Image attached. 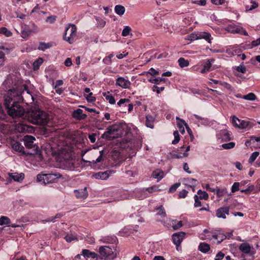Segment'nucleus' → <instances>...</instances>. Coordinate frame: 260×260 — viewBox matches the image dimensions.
Returning a JSON list of instances; mask_svg holds the SVG:
<instances>
[{"label":"nucleus","instance_id":"nucleus-31","mask_svg":"<svg viewBox=\"0 0 260 260\" xmlns=\"http://www.w3.org/2000/svg\"><path fill=\"white\" fill-rule=\"evenodd\" d=\"M210 249V245L206 243H201L199 246V250L203 253H207Z\"/></svg>","mask_w":260,"mask_h":260},{"label":"nucleus","instance_id":"nucleus-18","mask_svg":"<svg viewBox=\"0 0 260 260\" xmlns=\"http://www.w3.org/2000/svg\"><path fill=\"white\" fill-rule=\"evenodd\" d=\"M185 236V233L183 232L176 233L172 235L173 242L176 247L180 246Z\"/></svg>","mask_w":260,"mask_h":260},{"label":"nucleus","instance_id":"nucleus-2","mask_svg":"<svg viewBox=\"0 0 260 260\" xmlns=\"http://www.w3.org/2000/svg\"><path fill=\"white\" fill-rule=\"evenodd\" d=\"M28 120L34 124L46 125L51 120V116L46 112L39 109H33L27 114Z\"/></svg>","mask_w":260,"mask_h":260},{"label":"nucleus","instance_id":"nucleus-16","mask_svg":"<svg viewBox=\"0 0 260 260\" xmlns=\"http://www.w3.org/2000/svg\"><path fill=\"white\" fill-rule=\"evenodd\" d=\"M114 173L113 170H107L105 172H100L92 175V177L96 179L103 180H107L112 174Z\"/></svg>","mask_w":260,"mask_h":260},{"label":"nucleus","instance_id":"nucleus-61","mask_svg":"<svg viewBox=\"0 0 260 260\" xmlns=\"http://www.w3.org/2000/svg\"><path fill=\"white\" fill-rule=\"evenodd\" d=\"M103 152H104L103 150H102V151H100V156L96 159V160H92V162L93 164H96V163H98V162H100L102 161L103 160Z\"/></svg>","mask_w":260,"mask_h":260},{"label":"nucleus","instance_id":"nucleus-11","mask_svg":"<svg viewBox=\"0 0 260 260\" xmlns=\"http://www.w3.org/2000/svg\"><path fill=\"white\" fill-rule=\"evenodd\" d=\"M226 30L232 34H238L245 36H248V33L243 27L239 25L230 24L226 27Z\"/></svg>","mask_w":260,"mask_h":260},{"label":"nucleus","instance_id":"nucleus-24","mask_svg":"<svg viewBox=\"0 0 260 260\" xmlns=\"http://www.w3.org/2000/svg\"><path fill=\"white\" fill-rule=\"evenodd\" d=\"M176 120H177V127L180 133L183 134L185 132L184 126H185L186 129H187L188 128V125L184 120L178 117H176Z\"/></svg>","mask_w":260,"mask_h":260},{"label":"nucleus","instance_id":"nucleus-60","mask_svg":"<svg viewBox=\"0 0 260 260\" xmlns=\"http://www.w3.org/2000/svg\"><path fill=\"white\" fill-rule=\"evenodd\" d=\"M164 80L163 79L161 78H150L148 80V81L152 83L159 84L160 82Z\"/></svg>","mask_w":260,"mask_h":260},{"label":"nucleus","instance_id":"nucleus-33","mask_svg":"<svg viewBox=\"0 0 260 260\" xmlns=\"http://www.w3.org/2000/svg\"><path fill=\"white\" fill-rule=\"evenodd\" d=\"M125 11V8L122 5H118L115 7V12L119 16H122L123 15Z\"/></svg>","mask_w":260,"mask_h":260},{"label":"nucleus","instance_id":"nucleus-47","mask_svg":"<svg viewBox=\"0 0 260 260\" xmlns=\"http://www.w3.org/2000/svg\"><path fill=\"white\" fill-rule=\"evenodd\" d=\"M130 100L128 99H121L117 103V105L120 107L126 106V103H129Z\"/></svg>","mask_w":260,"mask_h":260},{"label":"nucleus","instance_id":"nucleus-37","mask_svg":"<svg viewBox=\"0 0 260 260\" xmlns=\"http://www.w3.org/2000/svg\"><path fill=\"white\" fill-rule=\"evenodd\" d=\"M43 59L41 57L37 59L33 63V69L34 70H37L40 66L43 63Z\"/></svg>","mask_w":260,"mask_h":260},{"label":"nucleus","instance_id":"nucleus-4","mask_svg":"<svg viewBox=\"0 0 260 260\" xmlns=\"http://www.w3.org/2000/svg\"><path fill=\"white\" fill-rule=\"evenodd\" d=\"M116 249L114 246H101L99 248L100 260H113L116 256Z\"/></svg>","mask_w":260,"mask_h":260},{"label":"nucleus","instance_id":"nucleus-1","mask_svg":"<svg viewBox=\"0 0 260 260\" xmlns=\"http://www.w3.org/2000/svg\"><path fill=\"white\" fill-rule=\"evenodd\" d=\"M24 90L29 92L26 86H19L9 90L4 97V105L8 115L13 118L21 117L24 114V109L19 103L23 101L22 94Z\"/></svg>","mask_w":260,"mask_h":260},{"label":"nucleus","instance_id":"nucleus-41","mask_svg":"<svg viewBox=\"0 0 260 260\" xmlns=\"http://www.w3.org/2000/svg\"><path fill=\"white\" fill-rule=\"evenodd\" d=\"M242 99L248 101H253L256 100V96L253 93L251 92L244 95Z\"/></svg>","mask_w":260,"mask_h":260},{"label":"nucleus","instance_id":"nucleus-29","mask_svg":"<svg viewBox=\"0 0 260 260\" xmlns=\"http://www.w3.org/2000/svg\"><path fill=\"white\" fill-rule=\"evenodd\" d=\"M103 95L105 97V99L109 102V103L110 104L113 105L115 104L116 101L114 99V98L111 94L110 93L109 91L103 92Z\"/></svg>","mask_w":260,"mask_h":260},{"label":"nucleus","instance_id":"nucleus-53","mask_svg":"<svg viewBox=\"0 0 260 260\" xmlns=\"http://www.w3.org/2000/svg\"><path fill=\"white\" fill-rule=\"evenodd\" d=\"M62 216V214L58 213L54 217H50L46 220H43L44 222H54L56 218H60Z\"/></svg>","mask_w":260,"mask_h":260},{"label":"nucleus","instance_id":"nucleus-46","mask_svg":"<svg viewBox=\"0 0 260 260\" xmlns=\"http://www.w3.org/2000/svg\"><path fill=\"white\" fill-rule=\"evenodd\" d=\"M215 192H216L217 197H221L224 196L227 191L225 189L217 188Z\"/></svg>","mask_w":260,"mask_h":260},{"label":"nucleus","instance_id":"nucleus-28","mask_svg":"<svg viewBox=\"0 0 260 260\" xmlns=\"http://www.w3.org/2000/svg\"><path fill=\"white\" fill-rule=\"evenodd\" d=\"M154 118L150 115L146 116V125L149 128H153L154 127Z\"/></svg>","mask_w":260,"mask_h":260},{"label":"nucleus","instance_id":"nucleus-39","mask_svg":"<svg viewBox=\"0 0 260 260\" xmlns=\"http://www.w3.org/2000/svg\"><path fill=\"white\" fill-rule=\"evenodd\" d=\"M10 223V219L7 216H3L0 217V225L6 224L9 226Z\"/></svg>","mask_w":260,"mask_h":260},{"label":"nucleus","instance_id":"nucleus-63","mask_svg":"<svg viewBox=\"0 0 260 260\" xmlns=\"http://www.w3.org/2000/svg\"><path fill=\"white\" fill-rule=\"evenodd\" d=\"M258 45H260V37L256 40L253 41L250 44V47L251 48H253Z\"/></svg>","mask_w":260,"mask_h":260},{"label":"nucleus","instance_id":"nucleus-32","mask_svg":"<svg viewBox=\"0 0 260 260\" xmlns=\"http://www.w3.org/2000/svg\"><path fill=\"white\" fill-rule=\"evenodd\" d=\"M250 142L252 144V147L254 148H260V137H252Z\"/></svg>","mask_w":260,"mask_h":260},{"label":"nucleus","instance_id":"nucleus-55","mask_svg":"<svg viewBox=\"0 0 260 260\" xmlns=\"http://www.w3.org/2000/svg\"><path fill=\"white\" fill-rule=\"evenodd\" d=\"M65 240L68 242H71L72 241H74L75 240H77V238L76 236H74L73 235H67L64 237Z\"/></svg>","mask_w":260,"mask_h":260},{"label":"nucleus","instance_id":"nucleus-56","mask_svg":"<svg viewBox=\"0 0 260 260\" xmlns=\"http://www.w3.org/2000/svg\"><path fill=\"white\" fill-rule=\"evenodd\" d=\"M113 56H114L113 54H110L107 57H105L103 59V61L105 63H106L108 64H111L112 63L111 59Z\"/></svg>","mask_w":260,"mask_h":260},{"label":"nucleus","instance_id":"nucleus-25","mask_svg":"<svg viewBox=\"0 0 260 260\" xmlns=\"http://www.w3.org/2000/svg\"><path fill=\"white\" fill-rule=\"evenodd\" d=\"M214 61L213 59H210L206 61L203 66V68L201 70V73L202 74L206 73L213 69L212 68V63Z\"/></svg>","mask_w":260,"mask_h":260},{"label":"nucleus","instance_id":"nucleus-13","mask_svg":"<svg viewBox=\"0 0 260 260\" xmlns=\"http://www.w3.org/2000/svg\"><path fill=\"white\" fill-rule=\"evenodd\" d=\"M11 145L14 150L20 152L23 154L33 155H35V154L37 153V150L36 151V150H34V152H26L24 151V148L23 146L18 142L12 141L11 143Z\"/></svg>","mask_w":260,"mask_h":260},{"label":"nucleus","instance_id":"nucleus-6","mask_svg":"<svg viewBox=\"0 0 260 260\" xmlns=\"http://www.w3.org/2000/svg\"><path fill=\"white\" fill-rule=\"evenodd\" d=\"M40 31L39 28L34 23H30L22 27L21 36L23 39H27L32 34H37Z\"/></svg>","mask_w":260,"mask_h":260},{"label":"nucleus","instance_id":"nucleus-17","mask_svg":"<svg viewBox=\"0 0 260 260\" xmlns=\"http://www.w3.org/2000/svg\"><path fill=\"white\" fill-rule=\"evenodd\" d=\"M115 85L122 88H129L131 85V82L128 79L124 77H119L116 79Z\"/></svg>","mask_w":260,"mask_h":260},{"label":"nucleus","instance_id":"nucleus-52","mask_svg":"<svg viewBox=\"0 0 260 260\" xmlns=\"http://www.w3.org/2000/svg\"><path fill=\"white\" fill-rule=\"evenodd\" d=\"M65 165H66V166H65L64 168L67 169V170H73L74 169V164L70 160L66 161Z\"/></svg>","mask_w":260,"mask_h":260},{"label":"nucleus","instance_id":"nucleus-51","mask_svg":"<svg viewBox=\"0 0 260 260\" xmlns=\"http://www.w3.org/2000/svg\"><path fill=\"white\" fill-rule=\"evenodd\" d=\"M183 223L182 221H178L176 223V221L173 222L172 223V228L174 230H177L180 229L181 226H182Z\"/></svg>","mask_w":260,"mask_h":260},{"label":"nucleus","instance_id":"nucleus-45","mask_svg":"<svg viewBox=\"0 0 260 260\" xmlns=\"http://www.w3.org/2000/svg\"><path fill=\"white\" fill-rule=\"evenodd\" d=\"M173 135L174 136V139L172 141V144L175 145L177 144L180 141L179 134L177 131H175L173 133Z\"/></svg>","mask_w":260,"mask_h":260},{"label":"nucleus","instance_id":"nucleus-43","mask_svg":"<svg viewBox=\"0 0 260 260\" xmlns=\"http://www.w3.org/2000/svg\"><path fill=\"white\" fill-rule=\"evenodd\" d=\"M258 155L259 152L258 151H255L253 152L248 159L249 163L252 164L255 161Z\"/></svg>","mask_w":260,"mask_h":260},{"label":"nucleus","instance_id":"nucleus-36","mask_svg":"<svg viewBox=\"0 0 260 260\" xmlns=\"http://www.w3.org/2000/svg\"><path fill=\"white\" fill-rule=\"evenodd\" d=\"M178 62L181 68H184L189 66V61L183 57H180L178 60Z\"/></svg>","mask_w":260,"mask_h":260},{"label":"nucleus","instance_id":"nucleus-19","mask_svg":"<svg viewBox=\"0 0 260 260\" xmlns=\"http://www.w3.org/2000/svg\"><path fill=\"white\" fill-rule=\"evenodd\" d=\"M229 212L230 207L229 206H223L216 210V215L218 218L225 219L226 215L229 214Z\"/></svg>","mask_w":260,"mask_h":260},{"label":"nucleus","instance_id":"nucleus-23","mask_svg":"<svg viewBox=\"0 0 260 260\" xmlns=\"http://www.w3.org/2000/svg\"><path fill=\"white\" fill-rule=\"evenodd\" d=\"M73 117L78 120H81L84 119L87 115L83 113V110L81 109H77L76 110H74L72 113Z\"/></svg>","mask_w":260,"mask_h":260},{"label":"nucleus","instance_id":"nucleus-5","mask_svg":"<svg viewBox=\"0 0 260 260\" xmlns=\"http://www.w3.org/2000/svg\"><path fill=\"white\" fill-rule=\"evenodd\" d=\"M77 27L75 24L69 23L65 26L63 39L70 44L73 43L77 38Z\"/></svg>","mask_w":260,"mask_h":260},{"label":"nucleus","instance_id":"nucleus-62","mask_svg":"<svg viewBox=\"0 0 260 260\" xmlns=\"http://www.w3.org/2000/svg\"><path fill=\"white\" fill-rule=\"evenodd\" d=\"M87 100L89 102H93L95 101V98L92 96V92H90L85 95Z\"/></svg>","mask_w":260,"mask_h":260},{"label":"nucleus","instance_id":"nucleus-22","mask_svg":"<svg viewBox=\"0 0 260 260\" xmlns=\"http://www.w3.org/2000/svg\"><path fill=\"white\" fill-rule=\"evenodd\" d=\"M217 139L221 141H228L231 140L230 135L227 129L221 130L217 135Z\"/></svg>","mask_w":260,"mask_h":260},{"label":"nucleus","instance_id":"nucleus-34","mask_svg":"<svg viewBox=\"0 0 260 260\" xmlns=\"http://www.w3.org/2000/svg\"><path fill=\"white\" fill-rule=\"evenodd\" d=\"M258 7V4L255 1H250L249 4L245 6L246 11H249L256 8Z\"/></svg>","mask_w":260,"mask_h":260},{"label":"nucleus","instance_id":"nucleus-20","mask_svg":"<svg viewBox=\"0 0 260 260\" xmlns=\"http://www.w3.org/2000/svg\"><path fill=\"white\" fill-rule=\"evenodd\" d=\"M76 197L80 200H84L87 198L88 197V191L87 188L84 187V188L76 189L74 190Z\"/></svg>","mask_w":260,"mask_h":260},{"label":"nucleus","instance_id":"nucleus-7","mask_svg":"<svg viewBox=\"0 0 260 260\" xmlns=\"http://www.w3.org/2000/svg\"><path fill=\"white\" fill-rule=\"evenodd\" d=\"M61 177L59 173H49L45 174H38L37 180L38 182H42L46 184L53 183L55 180Z\"/></svg>","mask_w":260,"mask_h":260},{"label":"nucleus","instance_id":"nucleus-40","mask_svg":"<svg viewBox=\"0 0 260 260\" xmlns=\"http://www.w3.org/2000/svg\"><path fill=\"white\" fill-rule=\"evenodd\" d=\"M198 194L199 195V198L200 199H204L205 200H208L209 196L208 193L205 191H203L201 189L198 191Z\"/></svg>","mask_w":260,"mask_h":260},{"label":"nucleus","instance_id":"nucleus-10","mask_svg":"<svg viewBox=\"0 0 260 260\" xmlns=\"http://www.w3.org/2000/svg\"><path fill=\"white\" fill-rule=\"evenodd\" d=\"M35 140L36 139L35 137L31 136H25L23 139L25 147L28 149L33 148V149L30 152H34V150H37V153L35 154H37L40 152V150L39 147L34 144V141H35Z\"/></svg>","mask_w":260,"mask_h":260},{"label":"nucleus","instance_id":"nucleus-44","mask_svg":"<svg viewBox=\"0 0 260 260\" xmlns=\"http://www.w3.org/2000/svg\"><path fill=\"white\" fill-rule=\"evenodd\" d=\"M0 34L4 35L6 37H10L12 35V32L4 27L0 28Z\"/></svg>","mask_w":260,"mask_h":260},{"label":"nucleus","instance_id":"nucleus-9","mask_svg":"<svg viewBox=\"0 0 260 260\" xmlns=\"http://www.w3.org/2000/svg\"><path fill=\"white\" fill-rule=\"evenodd\" d=\"M232 123L235 127L239 129L250 128L254 125L250 121L241 120L235 116L232 117Z\"/></svg>","mask_w":260,"mask_h":260},{"label":"nucleus","instance_id":"nucleus-14","mask_svg":"<svg viewBox=\"0 0 260 260\" xmlns=\"http://www.w3.org/2000/svg\"><path fill=\"white\" fill-rule=\"evenodd\" d=\"M8 177L6 179V184H10L13 180L17 182H21L24 179V174L18 173H9L8 174Z\"/></svg>","mask_w":260,"mask_h":260},{"label":"nucleus","instance_id":"nucleus-12","mask_svg":"<svg viewBox=\"0 0 260 260\" xmlns=\"http://www.w3.org/2000/svg\"><path fill=\"white\" fill-rule=\"evenodd\" d=\"M190 119L199 126L200 125L207 126L210 125V121L208 118L202 117L197 114L190 116Z\"/></svg>","mask_w":260,"mask_h":260},{"label":"nucleus","instance_id":"nucleus-26","mask_svg":"<svg viewBox=\"0 0 260 260\" xmlns=\"http://www.w3.org/2000/svg\"><path fill=\"white\" fill-rule=\"evenodd\" d=\"M198 40L205 39L208 43H211V35L206 32H200L198 33Z\"/></svg>","mask_w":260,"mask_h":260},{"label":"nucleus","instance_id":"nucleus-57","mask_svg":"<svg viewBox=\"0 0 260 260\" xmlns=\"http://www.w3.org/2000/svg\"><path fill=\"white\" fill-rule=\"evenodd\" d=\"M239 186H240V183L239 182H235L232 186V188H231L232 192L234 193L236 191L239 190Z\"/></svg>","mask_w":260,"mask_h":260},{"label":"nucleus","instance_id":"nucleus-58","mask_svg":"<svg viewBox=\"0 0 260 260\" xmlns=\"http://www.w3.org/2000/svg\"><path fill=\"white\" fill-rule=\"evenodd\" d=\"M6 118V115L3 109L2 106L0 104V122L4 120Z\"/></svg>","mask_w":260,"mask_h":260},{"label":"nucleus","instance_id":"nucleus-42","mask_svg":"<svg viewBox=\"0 0 260 260\" xmlns=\"http://www.w3.org/2000/svg\"><path fill=\"white\" fill-rule=\"evenodd\" d=\"M96 21L97 22V27L100 28H103L106 25V21H105L103 19L100 18V17H96L95 18Z\"/></svg>","mask_w":260,"mask_h":260},{"label":"nucleus","instance_id":"nucleus-8","mask_svg":"<svg viewBox=\"0 0 260 260\" xmlns=\"http://www.w3.org/2000/svg\"><path fill=\"white\" fill-rule=\"evenodd\" d=\"M204 232L206 234L205 239L208 240H213L214 242L217 243H221L227 236L220 232H209L205 230Z\"/></svg>","mask_w":260,"mask_h":260},{"label":"nucleus","instance_id":"nucleus-30","mask_svg":"<svg viewBox=\"0 0 260 260\" xmlns=\"http://www.w3.org/2000/svg\"><path fill=\"white\" fill-rule=\"evenodd\" d=\"M251 248L252 247L248 243H242L239 246V249L245 253H249Z\"/></svg>","mask_w":260,"mask_h":260},{"label":"nucleus","instance_id":"nucleus-35","mask_svg":"<svg viewBox=\"0 0 260 260\" xmlns=\"http://www.w3.org/2000/svg\"><path fill=\"white\" fill-rule=\"evenodd\" d=\"M237 46H231L226 49V53L230 55H234L237 53Z\"/></svg>","mask_w":260,"mask_h":260},{"label":"nucleus","instance_id":"nucleus-59","mask_svg":"<svg viewBox=\"0 0 260 260\" xmlns=\"http://www.w3.org/2000/svg\"><path fill=\"white\" fill-rule=\"evenodd\" d=\"M188 155V153L187 152H184L183 153H176L173 154V157L175 158H181L182 157H187Z\"/></svg>","mask_w":260,"mask_h":260},{"label":"nucleus","instance_id":"nucleus-49","mask_svg":"<svg viewBox=\"0 0 260 260\" xmlns=\"http://www.w3.org/2000/svg\"><path fill=\"white\" fill-rule=\"evenodd\" d=\"M131 31L132 29L129 26H124L122 31V36L123 37H126L129 34Z\"/></svg>","mask_w":260,"mask_h":260},{"label":"nucleus","instance_id":"nucleus-48","mask_svg":"<svg viewBox=\"0 0 260 260\" xmlns=\"http://www.w3.org/2000/svg\"><path fill=\"white\" fill-rule=\"evenodd\" d=\"M235 146L234 142H231L228 143L223 144L221 147L224 149H230L234 148Z\"/></svg>","mask_w":260,"mask_h":260},{"label":"nucleus","instance_id":"nucleus-15","mask_svg":"<svg viewBox=\"0 0 260 260\" xmlns=\"http://www.w3.org/2000/svg\"><path fill=\"white\" fill-rule=\"evenodd\" d=\"M15 129L20 133H31L33 130V127L24 123H19L15 125Z\"/></svg>","mask_w":260,"mask_h":260},{"label":"nucleus","instance_id":"nucleus-50","mask_svg":"<svg viewBox=\"0 0 260 260\" xmlns=\"http://www.w3.org/2000/svg\"><path fill=\"white\" fill-rule=\"evenodd\" d=\"M186 40H189L191 41L198 40V33H191V34L188 35L186 37Z\"/></svg>","mask_w":260,"mask_h":260},{"label":"nucleus","instance_id":"nucleus-3","mask_svg":"<svg viewBox=\"0 0 260 260\" xmlns=\"http://www.w3.org/2000/svg\"><path fill=\"white\" fill-rule=\"evenodd\" d=\"M123 134V128L120 124L109 126L107 131L102 135V138L108 140L120 137Z\"/></svg>","mask_w":260,"mask_h":260},{"label":"nucleus","instance_id":"nucleus-54","mask_svg":"<svg viewBox=\"0 0 260 260\" xmlns=\"http://www.w3.org/2000/svg\"><path fill=\"white\" fill-rule=\"evenodd\" d=\"M156 210H158V212L157 213V215H160L161 217H165L166 214L164 208L162 206H160L159 207L157 208Z\"/></svg>","mask_w":260,"mask_h":260},{"label":"nucleus","instance_id":"nucleus-27","mask_svg":"<svg viewBox=\"0 0 260 260\" xmlns=\"http://www.w3.org/2000/svg\"><path fill=\"white\" fill-rule=\"evenodd\" d=\"M152 175L153 178L160 180L164 178V172L160 169H156L153 172Z\"/></svg>","mask_w":260,"mask_h":260},{"label":"nucleus","instance_id":"nucleus-21","mask_svg":"<svg viewBox=\"0 0 260 260\" xmlns=\"http://www.w3.org/2000/svg\"><path fill=\"white\" fill-rule=\"evenodd\" d=\"M82 256L92 258L94 260H100V257L99 254H97L94 252H91L88 249H83L82 251Z\"/></svg>","mask_w":260,"mask_h":260},{"label":"nucleus","instance_id":"nucleus-38","mask_svg":"<svg viewBox=\"0 0 260 260\" xmlns=\"http://www.w3.org/2000/svg\"><path fill=\"white\" fill-rule=\"evenodd\" d=\"M51 46L50 43H46L44 42H40L38 46V49L40 50L44 51L45 50L49 48Z\"/></svg>","mask_w":260,"mask_h":260},{"label":"nucleus","instance_id":"nucleus-64","mask_svg":"<svg viewBox=\"0 0 260 260\" xmlns=\"http://www.w3.org/2000/svg\"><path fill=\"white\" fill-rule=\"evenodd\" d=\"M224 257V254L220 251L215 256V260H222Z\"/></svg>","mask_w":260,"mask_h":260}]
</instances>
